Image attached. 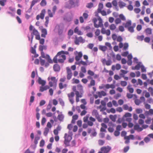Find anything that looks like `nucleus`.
Here are the masks:
<instances>
[{
	"mask_svg": "<svg viewBox=\"0 0 153 153\" xmlns=\"http://www.w3.org/2000/svg\"><path fill=\"white\" fill-rule=\"evenodd\" d=\"M98 11H101L103 8V4L102 3H100L98 5Z\"/></svg>",
	"mask_w": 153,
	"mask_h": 153,
	"instance_id": "c03bdc74",
	"label": "nucleus"
},
{
	"mask_svg": "<svg viewBox=\"0 0 153 153\" xmlns=\"http://www.w3.org/2000/svg\"><path fill=\"white\" fill-rule=\"evenodd\" d=\"M50 88V86L48 85H46L44 86H40V89L39 91L41 92H43L44 91H46L47 89H49Z\"/></svg>",
	"mask_w": 153,
	"mask_h": 153,
	"instance_id": "aec40b11",
	"label": "nucleus"
},
{
	"mask_svg": "<svg viewBox=\"0 0 153 153\" xmlns=\"http://www.w3.org/2000/svg\"><path fill=\"white\" fill-rule=\"evenodd\" d=\"M47 2L45 0H42L40 3V5L41 6L44 7L46 5Z\"/></svg>",
	"mask_w": 153,
	"mask_h": 153,
	"instance_id": "ea45409f",
	"label": "nucleus"
},
{
	"mask_svg": "<svg viewBox=\"0 0 153 153\" xmlns=\"http://www.w3.org/2000/svg\"><path fill=\"white\" fill-rule=\"evenodd\" d=\"M124 139L126 140L125 143L126 144H128L130 142L129 141V138L128 137H127V136H126L124 137Z\"/></svg>",
	"mask_w": 153,
	"mask_h": 153,
	"instance_id": "49530a36",
	"label": "nucleus"
},
{
	"mask_svg": "<svg viewBox=\"0 0 153 153\" xmlns=\"http://www.w3.org/2000/svg\"><path fill=\"white\" fill-rule=\"evenodd\" d=\"M128 47V43H125L124 44L123 50H126Z\"/></svg>",
	"mask_w": 153,
	"mask_h": 153,
	"instance_id": "4d7b16f0",
	"label": "nucleus"
},
{
	"mask_svg": "<svg viewBox=\"0 0 153 153\" xmlns=\"http://www.w3.org/2000/svg\"><path fill=\"white\" fill-rule=\"evenodd\" d=\"M38 82L39 83L40 85H41L42 86H44L45 85L46 83V81L42 79L40 77L39 78Z\"/></svg>",
	"mask_w": 153,
	"mask_h": 153,
	"instance_id": "5701e85b",
	"label": "nucleus"
},
{
	"mask_svg": "<svg viewBox=\"0 0 153 153\" xmlns=\"http://www.w3.org/2000/svg\"><path fill=\"white\" fill-rule=\"evenodd\" d=\"M95 82L94 80L92 79L91 80L90 83L88 84V86L89 88L91 87L92 86H94L95 85Z\"/></svg>",
	"mask_w": 153,
	"mask_h": 153,
	"instance_id": "c85d7f7f",
	"label": "nucleus"
},
{
	"mask_svg": "<svg viewBox=\"0 0 153 153\" xmlns=\"http://www.w3.org/2000/svg\"><path fill=\"white\" fill-rule=\"evenodd\" d=\"M42 34L41 36L42 37L45 38L46 35L47 34V30L45 28H43L41 30Z\"/></svg>",
	"mask_w": 153,
	"mask_h": 153,
	"instance_id": "412c9836",
	"label": "nucleus"
},
{
	"mask_svg": "<svg viewBox=\"0 0 153 153\" xmlns=\"http://www.w3.org/2000/svg\"><path fill=\"white\" fill-rule=\"evenodd\" d=\"M69 53L67 51H62L59 52L53 59V62L57 63L58 62L60 63L64 62L66 59L65 55H68Z\"/></svg>",
	"mask_w": 153,
	"mask_h": 153,
	"instance_id": "f257e3e1",
	"label": "nucleus"
},
{
	"mask_svg": "<svg viewBox=\"0 0 153 153\" xmlns=\"http://www.w3.org/2000/svg\"><path fill=\"white\" fill-rule=\"evenodd\" d=\"M76 97H79L81 98L82 97V93H79L78 91H76V92L75 93Z\"/></svg>",
	"mask_w": 153,
	"mask_h": 153,
	"instance_id": "a19ab883",
	"label": "nucleus"
},
{
	"mask_svg": "<svg viewBox=\"0 0 153 153\" xmlns=\"http://www.w3.org/2000/svg\"><path fill=\"white\" fill-rule=\"evenodd\" d=\"M116 28V25L114 24H111L109 26V28L111 30H115Z\"/></svg>",
	"mask_w": 153,
	"mask_h": 153,
	"instance_id": "f704fd0d",
	"label": "nucleus"
},
{
	"mask_svg": "<svg viewBox=\"0 0 153 153\" xmlns=\"http://www.w3.org/2000/svg\"><path fill=\"white\" fill-rule=\"evenodd\" d=\"M67 71V78L68 80H69L71 79L72 76V73L71 70L69 67H67L66 68Z\"/></svg>",
	"mask_w": 153,
	"mask_h": 153,
	"instance_id": "ddd939ff",
	"label": "nucleus"
},
{
	"mask_svg": "<svg viewBox=\"0 0 153 153\" xmlns=\"http://www.w3.org/2000/svg\"><path fill=\"white\" fill-rule=\"evenodd\" d=\"M88 74L91 76H93L94 75V73L93 71L90 70L88 71Z\"/></svg>",
	"mask_w": 153,
	"mask_h": 153,
	"instance_id": "0e129e2a",
	"label": "nucleus"
},
{
	"mask_svg": "<svg viewBox=\"0 0 153 153\" xmlns=\"http://www.w3.org/2000/svg\"><path fill=\"white\" fill-rule=\"evenodd\" d=\"M48 80L49 81V85L50 87H53L54 89H55L57 86V79L55 77L51 76L48 77Z\"/></svg>",
	"mask_w": 153,
	"mask_h": 153,
	"instance_id": "39448f33",
	"label": "nucleus"
},
{
	"mask_svg": "<svg viewBox=\"0 0 153 153\" xmlns=\"http://www.w3.org/2000/svg\"><path fill=\"white\" fill-rule=\"evenodd\" d=\"M45 59H47L48 63H53V61L50 58L49 55H46V58Z\"/></svg>",
	"mask_w": 153,
	"mask_h": 153,
	"instance_id": "473e14b6",
	"label": "nucleus"
},
{
	"mask_svg": "<svg viewBox=\"0 0 153 153\" xmlns=\"http://www.w3.org/2000/svg\"><path fill=\"white\" fill-rule=\"evenodd\" d=\"M75 64L76 65H80V64H82L84 65H87V63L86 62L83 61L82 60H81L78 62H75Z\"/></svg>",
	"mask_w": 153,
	"mask_h": 153,
	"instance_id": "c756f323",
	"label": "nucleus"
},
{
	"mask_svg": "<svg viewBox=\"0 0 153 153\" xmlns=\"http://www.w3.org/2000/svg\"><path fill=\"white\" fill-rule=\"evenodd\" d=\"M64 138H65L64 143L66 145V146H69V143L72 139V136L70 135L65 133V134Z\"/></svg>",
	"mask_w": 153,
	"mask_h": 153,
	"instance_id": "6e6552de",
	"label": "nucleus"
},
{
	"mask_svg": "<svg viewBox=\"0 0 153 153\" xmlns=\"http://www.w3.org/2000/svg\"><path fill=\"white\" fill-rule=\"evenodd\" d=\"M64 28V25H63L60 24L57 25L55 27L54 30H57L59 35H60L63 33Z\"/></svg>",
	"mask_w": 153,
	"mask_h": 153,
	"instance_id": "9d476101",
	"label": "nucleus"
},
{
	"mask_svg": "<svg viewBox=\"0 0 153 153\" xmlns=\"http://www.w3.org/2000/svg\"><path fill=\"white\" fill-rule=\"evenodd\" d=\"M98 12H99L103 16H105L107 15V13L106 11L104 10H101V11H99Z\"/></svg>",
	"mask_w": 153,
	"mask_h": 153,
	"instance_id": "052dcab7",
	"label": "nucleus"
},
{
	"mask_svg": "<svg viewBox=\"0 0 153 153\" xmlns=\"http://www.w3.org/2000/svg\"><path fill=\"white\" fill-rule=\"evenodd\" d=\"M39 0H33L31 2L30 9H31L32 7Z\"/></svg>",
	"mask_w": 153,
	"mask_h": 153,
	"instance_id": "2f4dec72",
	"label": "nucleus"
},
{
	"mask_svg": "<svg viewBox=\"0 0 153 153\" xmlns=\"http://www.w3.org/2000/svg\"><path fill=\"white\" fill-rule=\"evenodd\" d=\"M128 61H130L131 62L130 64H129L130 65H131V64L132 62H131V59L132 58V56L131 54H129L128 55ZM128 64L129 65V63H128Z\"/></svg>",
	"mask_w": 153,
	"mask_h": 153,
	"instance_id": "79ce46f5",
	"label": "nucleus"
},
{
	"mask_svg": "<svg viewBox=\"0 0 153 153\" xmlns=\"http://www.w3.org/2000/svg\"><path fill=\"white\" fill-rule=\"evenodd\" d=\"M67 95L70 102L72 104H73L74 103L73 97L74 96V93L73 92H71L68 94Z\"/></svg>",
	"mask_w": 153,
	"mask_h": 153,
	"instance_id": "4468645a",
	"label": "nucleus"
},
{
	"mask_svg": "<svg viewBox=\"0 0 153 153\" xmlns=\"http://www.w3.org/2000/svg\"><path fill=\"white\" fill-rule=\"evenodd\" d=\"M123 25L125 28H127L128 30L130 33L134 32V28L136 25L135 23H134L132 25L131 21L128 20L126 23H123Z\"/></svg>",
	"mask_w": 153,
	"mask_h": 153,
	"instance_id": "f03ea898",
	"label": "nucleus"
},
{
	"mask_svg": "<svg viewBox=\"0 0 153 153\" xmlns=\"http://www.w3.org/2000/svg\"><path fill=\"white\" fill-rule=\"evenodd\" d=\"M40 137L39 136L36 137L34 140V143L35 145L37 144L38 141L39 140Z\"/></svg>",
	"mask_w": 153,
	"mask_h": 153,
	"instance_id": "a18cd8bd",
	"label": "nucleus"
},
{
	"mask_svg": "<svg viewBox=\"0 0 153 153\" xmlns=\"http://www.w3.org/2000/svg\"><path fill=\"white\" fill-rule=\"evenodd\" d=\"M60 67L59 65L57 64H55L53 66V69L55 71H59L60 70Z\"/></svg>",
	"mask_w": 153,
	"mask_h": 153,
	"instance_id": "393cba45",
	"label": "nucleus"
},
{
	"mask_svg": "<svg viewBox=\"0 0 153 153\" xmlns=\"http://www.w3.org/2000/svg\"><path fill=\"white\" fill-rule=\"evenodd\" d=\"M76 54V56L75 57V60L76 61H79L81 58L82 57V52L80 51L79 52H77V53Z\"/></svg>",
	"mask_w": 153,
	"mask_h": 153,
	"instance_id": "dca6fc26",
	"label": "nucleus"
},
{
	"mask_svg": "<svg viewBox=\"0 0 153 153\" xmlns=\"http://www.w3.org/2000/svg\"><path fill=\"white\" fill-rule=\"evenodd\" d=\"M48 16H47L45 17V25L46 27L48 26V24L49 22V17H53V15L55 14L50 9L48 10Z\"/></svg>",
	"mask_w": 153,
	"mask_h": 153,
	"instance_id": "1a4fd4ad",
	"label": "nucleus"
},
{
	"mask_svg": "<svg viewBox=\"0 0 153 153\" xmlns=\"http://www.w3.org/2000/svg\"><path fill=\"white\" fill-rule=\"evenodd\" d=\"M93 4L91 2L88 3L86 6V7L88 8H91L93 7Z\"/></svg>",
	"mask_w": 153,
	"mask_h": 153,
	"instance_id": "e433bc0d",
	"label": "nucleus"
},
{
	"mask_svg": "<svg viewBox=\"0 0 153 153\" xmlns=\"http://www.w3.org/2000/svg\"><path fill=\"white\" fill-rule=\"evenodd\" d=\"M74 32L75 33H77L78 35H82L83 34V33L81 31L79 30L78 27H76L75 28Z\"/></svg>",
	"mask_w": 153,
	"mask_h": 153,
	"instance_id": "cd10ccee",
	"label": "nucleus"
},
{
	"mask_svg": "<svg viewBox=\"0 0 153 153\" xmlns=\"http://www.w3.org/2000/svg\"><path fill=\"white\" fill-rule=\"evenodd\" d=\"M96 93L98 95V97L100 98L102 97V96H105L106 95V93L103 91L97 92Z\"/></svg>",
	"mask_w": 153,
	"mask_h": 153,
	"instance_id": "a211bd4d",
	"label": "nucleus"
},
{
	"mask_svg": "<svg viewBox=\"0 0 153 153\" xmlns=\"http://www.w3.org/2000/svg\"><path fill=\"white\" fill-rule=\"evenodd\" d=\"M46 11L45 9L42 10L41 11L40 15H38L36 17V19L37 20H39L40 18L42 19H44L45 14V13Z\"/></svg>",
	"mask_w": 153,
	"mask_h": 153,
	"instance_id": "f8f14e48",
	"label": "nucleus"
},
{
	"mask_svg": "<svg viewBox=\"0 0 153 153\" xmlns=\"http://www.w3.org/2000/svg\"><path fill=\"white\" fill-rule=\"evenodd\" d=\"M57 117L59 120L62 121L63 119L64 116L62 114H59L58 116Z\"/></svg>",
	"mask_w": 153,
	"mask_h": 153,
	"instance_id": "6e6d98bb",
	"label": "nucleus"
},
{
	"mask_svg": "<svg viewBox=\"0 0 153 153\" xmlns=\"http://www.w3.org/2000/svg\"><path fill=\"white\" fill-rule=\"evenodd\" d=\"M151 120L152 121V122L151 125L150 126V128L152 130H153V117L152 119L150 117H148L145 120V122L147 124H149L150 123Z\"/></svg>",
	"mask_w": 153,
	"mask_h": 153,
	"instance_id": "2eb2a0df",
	"label": "nucleus"
},
{
	"mask_svg": "<svg viewBox=\"0 0 153 153\" xmlns=\"http://www.w3.org/2000/svg\"><path fill=\"white\" fill-rule=\"evenodd\" d=\"M127 88L129 92L131 93H133L134 92V89L132 88H130L129 86H128Z\"/></svg>",
	"mask_w": 153,
	"mask_h": 153,
	"instance_id": "69168bd1",
	"label": "nucleus"
},
{
	"mask_svg": "<svg viewBox=\"0 0 153 153\" xmlns=\"http://www.w3.org/2000/svg\"><path fill=\"white\" fill-rule=\"evenodd\" d=\"M29 30L30 31H32V32L31 33V43L32 42L33 39L34 35L36 36V39L39 40L40 39V36L39 33L36 29L35 28H33V27L32 25H30V26Z\"/></svg>",
	"mask_w": 153,
	"mask_h": 153,
	"instance_id": "7ed1b4c3",
	"label": "nucleus"
},
{
	"mask_svg": "<svg viewBox=\"0 0 153 153\" xmlns=\"http://www.w3.org/2000/svg\"><path fill=\"white\" fill-rule=\"evenodd\" d=\"M144 104L145 105V107L147 109H150L151 108V106L150 105L146 104L145 102L144 103Z\"/></svg>",
	"mask_w": 153,
	"mask_h": 153,
	"instance_id": "680f3d73",
	"label": "nucleus"
},
{
	"mask_svg": "<svg viewBox=\"0 0 153 153\" xmlns=\"http://www.w3.org/2000/svg\"><path fill=\"white\" fill-rule=\"evenodd\" d=\"M145 32L147 35H150L152 33V29L149 28H147L145 30Z\"/></svg>",
	"mask_w": 153,
	"mask_h": 153,
	"instance_id": "bb28decb",
	"label": "nucleus"
},
{
	"mask_svg": "<svg viewBox=\"0 0 153 153\" xmlns=\"http://www.w3.org/2000/svg\"><path fill=\"white\" fill-rule=\"evenodd\" d=\"M126 4L123 2H120L119 3V7L120 8H122L125 6Z\"/></svg>",
	"mask_w": 153,
	"mask_h": 153,
	"instance_id": "4c0bfd02",
	"label": "nucleus"
},
{
	"mask_svg": "<svg viewBox=\"0 0 153 153\" xmlns=\"http://www.w3.org/2000/svg\"><path fill=\"white\" fill-rule=\"evenodd\" d=\"M92 21L94 23V27L96 28H98L103 26L102 20L99 16L98 17V19L96 18H94L93 19Z\"/></svg>",
	"mask_w": 153,
	"mask_h": 153,
	"instance_id": "423d86ee",
	"label": "nucleus"
},
{
	"mask_svg": "<svg viewBox=\"0 0 153 153\" xmlns=\"http://www.w3.org/2000/svg\"><path fill=\"white\" fill-rule=\"evenodd\" d=\"M99 49L103 51H105L107 50V48L106 46H100L99 47Z\"/></svg>",
	"mask_w": 153,
	"mask_h": 153,
	"instance_id": "58836bf2",
	"label": "nucleus"
},
{
	"mask_svg": "<svg viewBox=\"0 0 153 153\" xmlns=\"http://www.w3.org/2000/svg\"><path fill=\"white\" fill-rule=\"evenodd\" d=\"M49 129L48 128H45V131L44 132V134L46 136L49 132Z\"/></svg>",
	"mask_w": 153,
	"mask_h": 153,
	"instance_id": "3c124183",
	"label": "nucleus"
},
{
	"mask_svg": "<svg viewBox=\"0 0 153 153\" xmlns=\"http://www.w3.org/2000/svg\"><path fill=\"white\" fill-rule=\"evenodd\" d=\"M92 114L93 116L95 117L98 120L100 118L98 113L96 110H94L93 111Z\"/></svg>",
	"mask_w": 153,
	"mask_h": 153,
	"instance_id": "f3484780",
	"label": "nucleus"
},
{
	"mask_svg": "<svg viewBox=\"0 0 153 153\" xmlns=\"http://www.w3.org/2000/svg\"><path fill=\"white\" fill-rule=\"evenodd\" d=\"M73 84H78L79 82V79H75L74 78L72 79Z\"/></svg>",
	"mask_w": 153,
	"mask_h": 153,
	"instance_id": "603ef678",
	"label": "nucleus"
},
{
	"mask_svg": "<svg viewBox=\"0 0 153 153\" xmlns=\"http://www.w3.org/2000/svg\"><path fill=\"white\" fill-rule=\"evenodd\" d=\"M134 11L136 13H138L140 12L141 10L139 8H136L134 9Z\"/></svg>",
	"mask_w": 153,
	"mask_h": 153,
	"instance_id": "774afa93",
	"label": "nucleus"
},
{
	"mask_svg": "<svg viewBox=\"0 0 153 153\" xmlns=\"http://www.w3.org/2000/svg\"><path fill=\"white\" fill-rule=\"evenodd\" d=\"M134 129L139 132L142 131L143 128L142 127H140L138 125H136L134 126Z\"/></svg>",
	"mask_w": 153,
	"mask_h": 153,
	"instance_id": "a878e982",
	"label": "nucleus"
},
{
	"mask_svg": "<svg viewBox=\"0 0 153 153\" xmlns=\"http://www.w3.org/2000/svg\"><path fill=\"white\" fill-rule=\"evenodd\" d=\"M127 82L125 81H121L120 82V84L122 86L125 87L127 85Z\"/></svg>",
	"mask_w": 153,
	"mask_h": 153,
	"instance_id": "8fccbe9b",
	"label": "nucleus"
},
{
	"mask_svg": "<svg viewBox=\"0 0 153 153\" xmlns=\"http://www.w3.org/2000/svg\"><path fill=\"white\" fill-rule=\"evenodd\" d=\"M105 143V141L102 140H100L98 141V144L100 146L103 145Z\"/></svg>",
	"mask_w": 153,
	"mask_h": 153,
	"instance_id": "bf43d9fd",
	"label": "nucleus"
},
{
	"mask_svg": "<svg viewBox=\"0 0 153 153\" xmlns=\"http://www.w3.org/2000/svg\"><path fill=\"white\" fill-rule=\"evenodd\" d=\"M7 2V0H0V5L2 6L5 5V3Z\"/></svg>",
	"mask_w": 153,
	"mask_h": 153,
	"instance_id": "09e8293b",
	"label": "nucleus"
},
{
	"mask_svg": "<svg viewBox=\"0 0 153 153\" xmlns=\"http://www.w3.org/2000/svg\"><path fill=\"white\" fill-rule=\"evenodd\" d=\"M59 89H62L63 88H66L67 86V85L66 83L59 82Z\"/></svg>",
	"mask_w": 153,
	"mask_h": 153,
	"instance_id": "6ab92c4d",
	"label": "nucleus"
},
{
	"mask_svg": "<svg viewBox=\"0 0 153 153\" xmlns=\"http://www.w3.org/2000/svg\"><path fill=\"white\" fill-rule=\"evenodd\" d=\"M87 13H84L83 14V16L85 20H87L88 17V11H85Z\"/></svg>",
	"mask_w": 153,
	"mask_h": 153,
	"instance_id": "7c9ffc66",
	"label": "nucleus"
},
{
	"mask_svg": "<svg viewBox=\"0 0 153 153\" xmlns=\"http://www.w3.org/2000/svg\"><path fill=\"white\" fill-rule=\"evenodd\" d=\"M39 59L41 65L42 66L44 65L45 63V60L44 59H42L41 58V57H39Z\"/></svg>",
	"mask_w": 153,
	"mask_h": 153,
	"instance_id": "864d4df0",
	"label": "nucleus"
},
{
	"mask_svg": "<svg viewBox=\"0 0 153 153\" xmlns=\"http://www.w3.org/2000/svg\"><path fill=\"white\" fill-rule=\"evenodd\" d=\"M140 64H138L135 66L134 67H132V69L133 70H138L140 69Z\"/></svg>",
	"mask_w": 153,
	"mask_h": 153,
	"instance_id": "de8ad7c7",
	"label": "nucleus"
},
{
	"mask_svg": "<svg viewBox=\"0 0 153 153\" xmlns=\"http://www.w3.org/2000/svg\"><path fill=\"white\" fill-rule=\"evenodd\" d=\"M121 22V19L119 18H116L115 20V22L116 24L117 25L119 24Z\"/></svg>",
	"mask_w": 153,
	"mask_h": 153,
	"instance_id": "5fc2aeb1",
	"label": "nucleus"
},
{
	"mask_svg": "<svg viewBox=\"0 0 153 153\" xmlns=\"http://www.w3.org/2000/svg\"><path fill=\"white\" fill-rule=\"evenodd\" d=\"M47 47L46 46L44 45H39V50L41 51H43V50H46Z\"/></svg>",
	"mask_w": 153,
	"mask_h": 153,
	"instance_id": "72a5a7b5",
	"label": "nucleus"
},
{
	"mask_svg": "<svg viewBox=\"0 0 153 153\" xmlns=\"http://www.w3.org/2000/svg\"><path fill=\"white\" fill-rule=\"evenodd\" d=\"M123 108L125 110H128L129 111H131L132 110L131 107H129L127 104H124L123 106Z\"/></svg>",
	"mask_w": 153,
	"mask_h": 153,
	"instance_id": "4be33fe9",
	"label": "nucleus"
},
{
	"mask_svg": "<svg viewBox=\"0 0 153 153\" xmlns=\"http://www.w3.org/2000/svg\"><path fill=\"white\" fill-rule=\"evenodd\" d=\"M97 108L100 109V111H105L106 109V106H103L102 105H100Z\"/></svg>",
	"mask_w": 153,
	"mask_h": 153,
	"instance_id": "c9c22d12",
	"label": "nucleus"
},
{
	"mask_svg": "<svg viewBox=\"0 0 153 153\" xmlns=\"http://www.w3.org/2000/svg\"><path fill=\"white\" fill-rule=\"evenodd\" d=\"M77 124L79 127L82 126V121L81 120H79L77 122Z\"/></svg>",
	"mask_w": 153,
	"mask_h": 153,
	"instance_id": "338daca9",
	"label": "nucleus"
},
{
	"mask_svg": "<svg viewBox=\"0 0 153 153\" xmlns=\"http://www.w3.org/2000/svg\"><path fill=\"white\" fill-rule=\"evenodd\" d=\"M120 71H121V73L120 74V75L121 76H123V74H126L128 73L127 71H125L123 70H120Z\"/></svg>",
	"mask_w": 153,
	"mask_h": 153,
	"instance_id": "13d9d810",
	"label": "nucleus"
},
{
	"mask_svg": "<svg viewBox=\"0 0 153 153\" xmlns=\"http://www.w3.org/2000/svg\"><path fill=\"white\" fill-rule=\"evenodd\" d=\"M119 17L121 20L125 21L126 20V18L123 14H120L119 15Z\"/></svg>",
	"mask_w": 153,
	"mask_h": 153,
	"instance_id": "37998d69",
	"label": "nucleus"
},
{
	"mask_svg": "<svg viewBox=\"0 0 153 153\" xmlns=\"http://www.w3.org/2000/svg\"><path fill=\"white\" fill-rule=\"evenodd\" d=\"M123 39L121 36H119L117 38V41L119 42H121L123 41Z\"/></svg>",
	"mask_w": 153,
	"mask_h": 153,
	"instance_id": "e2e57ef3",
	"label": "nucleus"
},
{
	"mask_svg": "<svg viewBox=\"0 0 153 153\" xmlns=\"http://www.w3.org/2000/svg\"><path fill=\"white\" fill-rule=\"evenodd\" d=\"M111 149V148L109 146H103L101 148V151L99 152L98 153H108Z\"/></svg>",
	"mask_w": 153,
	"mask_h": 153,
	"instance_id": "9b49d317",
	"label": "nucleus"
},
{
	"mask_svg": "<svg viewBox=\"0 0 153 153\" xmlns=\"http://www.w3.org/2000/svg\"><path fill=\"white\" fill-rule=\"evenodd\" d=\"M79 0H69L68 2L66 3L65 7L71 9L73 7H78L79 6Z\"/></svg>",
	"mask_w": 153,
	"mask_h": 153,
	"instance_id": "20e7f679",
	"label": "nucleus"
},
{
	"mask_svg": "<svg viewBox=\"0 0 153 153\" xmlns=\"http://www.w3.org/2000/svg\"><path fill=\"white\" fill-rule=\"evenodd\" d=\"M78 116L77 114H74L73 115L72 117V120L71 123L73 124H74L75 123L76 120L78 119Z\"/></svg>",
	"mask_w": 153,
	"mask_h": 153,
	"instance_id": "b1692460",
	"label": "nucleus"
},
{
	"mask_svg": "<svg viewBox=\"0 0 153 153\" xmlns=\"http://www.w3.org/2000/svg\"><path fill=\"white\" fill-rule=\"evenodd\" d=\"M89 121H88V124L84 123L82 125V127L84 128H86L88 127V125L90 126H92L93 125V122L96 121L95 119L92 117H90L89 118Z\"/></svg>",
	"mask_w": 153,
	"mask_h": 153,
	"instance_id": "0eeeda50",
	"label": "nucleus"
}]
</instances>
